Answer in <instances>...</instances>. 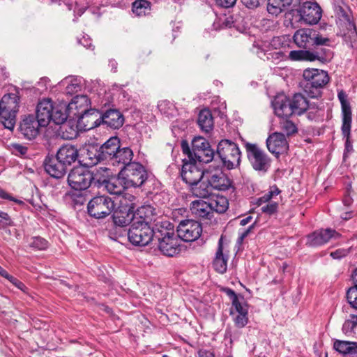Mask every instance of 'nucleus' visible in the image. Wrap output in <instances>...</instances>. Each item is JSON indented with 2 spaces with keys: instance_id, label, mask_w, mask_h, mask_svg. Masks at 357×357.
<instances>
[{
  "instance_id": "61",
  "label": "nucleus",
  "mask_w": 357,
  "mask_h": 357,
  "mask_svg": "<svg viewBox=\"0 0 357 357\" xmlns=\"http://www.w3.org/2000/svg\"><path fill=\"white\" fill-rule=\"evenodd\" d=\"M273 198V197L271 195V193H270V191H269L268 192L266 193L265 195H264L262 197H261L259 199V204L268 202Z\"/></svg>"
},
{
  "instance_id": "7",
  "label": "nucleus",
  "mask_w": 357,
  "mask_h": 357,
  "mask_svg": "<svg viewBox=\"0 0 357 357\" xmlns=\"http://www.w3.org/2000/svg\"><path fill=\"white\" fill-rule=\"evenodd\" d=\"M217 153L222 165L228 169H233L240 165V149L238 145L231 140H221L217 147Z\"/></svg>"
},
{
  "instance_id": "18",
  "label": "nucleus",
  "mask_w": 357,
  "mask_h": 357,
  "mask_svg": "<svg viewBox=\"0 0 357 357\" xmlns=\"http://www.w3.org/2000/svg\"><path fill=\"white\" fill-rule=\"evenodd\" d=\"M268 150L277 158L280 154L285 153L289 149V144L282 132H275L270 135L266 139Z\"/></svg>"
},
{
  "instance_id": "45",
  "label": "nucleus",
  "mask_w": 357,
  "mask_h": 357,
  "mask_svg": "<svg viewBox=\"0 0 357 357\" xmlns=\"http://www.w3.org/2000/svg\"><path fill=\"white\" fill-rule=\"evenodd\" d=\"M280 128L283 132V134L287 136L293 135L297 132V128L295 124L289 120L283 119L280 122Z\"/></svg>"
},
{
  "instance_id": "40",
  "label": "nucleus",
  "mask_w": 357,
  "mask_h": 357,
  "mask_svg": "<svg viewBox=\"0 0 357 357\" xmlns=\"http://www.w3.org/2000/svg\"><path fill=\"white\" fill-rule=\"evenodd\" d=\"M73 120V119L70 118L69 120L67 119L64 123L60 124L59 130L63 139H72L77 136V126L75 125Z\"/></svg>"
},
{
  "instance_id": "20",
  "label": "nucleus",
  "mask_w": 357,
  "mask_h": 357,
  "mask_svg": "<svg viewBox=\"0 0 357 357\" xmlns=\"http://www.w3.org/2000/svg\"><path fill=\"white\" fill-rule=\"evenodd\" d=\"M90 103L89 98L85 95L75 96L69 103H67L70 118L77 119L87 112L89 109Z\"/></svg>"
},
{
  "instance_id": "60",
  "label": "nucleus",
  "mask_w": 357,
  "mask_h": 357,
  "mask_svg": "<svg viewBox=\"0 0 357 357\" xmlns=\"http://www.w3.org/2000/svg\"><path fill=\"white\" fill-rule=\"evenodd\" d=\"M282 40H284V38L274 37L271 42V45L275 49H278L281 45Z\"/></svg>"
},
{
  "instance_id": "35",
  "label": "nucleus",
  "mask_w": 357,
  "mask_h": 357,
  "mask_svg": "<svg viewBox=\"0 0 357 357\" xmlns=\"http://www.w3.org/2000/svg\"><path fill=\"white\" fill-rule=\"evenodd\" d=\"M52 114L51 120L56 124L60 125L64 123L68 118H70L67 102H60L57 104H54V109H52Z\"/></svg>"
},
{
  "instance_id": "38",
  "label": "nucleus",
  "mask_w": 357,
  "mask_h": 357,
  "mask_svg": "<svg viewBox=\"0 0 357 357\" xmlns=\"http://www.w3.org/2000/svg\"><path fill=\"white\" fill-rule=\"evenodd\" d=\"M197 123L201 130L205 132H208L213 128V119L211 112L204 109L200 111Z\"/></svg>"
},
{
  "instance_id": "1",
  "label": "nucleus",
  "mask_w": 357,
  "mask_h": 357,
  "mask_svg": "<svg viewBox=\"0 0 357 357\" xmlns=\"http://www.w3.org/2000/svg\"><path fill=\"white\" fill-rule=\"evenodd\" d=\"M275 114L280 118L301 115L308 108V102L302 94L296 93L291 98L284 94H278L272 102Z\"/></svg>"
},
{
  "instance_id": "13",
  "label": "nucleus",
  "mask_w": 357,
  "mask_h": 357,
  "mask_svg": "<svg viewBox=\"0 0 357 357\" xmlns=\"http://www.w3.org/2000/svg\"><path fill=\"white\" fill-rule=\"evenodd\" d=\"M204 179L209 183L213 190L224 191L229 189L231 185L230 179L218 167H214L211 165L205 169Z\"/></svg>"
},
{
  "instance_id": "21",
  "label": "nucleus",
  "mask_w": 357,
  "mask_h": 357,
  "mask_svg": "<svg viewBox=\"0 0 357 357\" xmlns=\"http://www.w3.org/2000/svg\"><path fill=\"white\" fill-rule=\"evenodd\" d=\"M340 236V234L334 229H320L307 236V243L310 246H319L331 239H337Z\"/></svg>"
},
{
  "instance_id": "48",
  "label": "nucleus",
  "mask_w": 357,
  "mask_h": 357,
  "mask_svg": "<svg viewBox=\"0 0 357 357\" xmlns=\"http://www.w3.org/2000/svg\"><path fill=\"white\" fill-rule=\"evenodd\" d=\"M347 298L351 306L357 310V287L354 286L349 289Z\"/></svg>"
},
{
  "instance_id": "15",
  "label": "nucleus",
  "mask_w": 357,
  "mask_h": 357,
  "mask_svg": "<svg viewBox=\"0 0 357 357\" xmlns=\"http://www.w3.org/2000/svg\"><path fill=\"white\" fill-rule=\"evenodd\" d=\"M298 13L301 20L309 24H317L322 16V10L317 2H304Z\"/></svg>"
},
{
  "instance_id": "29",
  "label": "nucleus",
  "mask_w": 357,
  "mask_h": 357,
  "mask_svg": "<svg viewBox=\"0 0 357 357\" xmlns=\"http://www.w3.org/2000/svg\"><path fill=\"white\" fill-rule=\"evenodd\" d=\"M56 157L67 167L76 161L78 151L74 146L64 145L59 149Z\"/></svg>"
},
{
  "instance_id": "55",
  "label": "nucleus",
  "mask_w": 357,
  "mask_h": 357,
  "mask_svg": "<svg viewBox=\"0 0 357 357\" xmlns=\"http://www.w3.org/2000/svg\"><path fill=\"white\" fill-rule=\"evenodd\" d=\"M356 329V327L354 326V324H352L350 319L345 321L342 326V331L345 334H350L351 333H354Z\"/></svg>"
},
{
  "instance_id": "57",
  "label": "nucleus",
  "mask_w": 357,
  "mask_h": 357,
  "mask_svg": "<svg viewBox=\"0 0 357 357\" xmlns=\"http://www.w3.org/2000/svg\"><path fill=\"white\" fill-rule=\"evenodd\" d=\"M27 151V148L21 144H15L13 145V152L15 154L25 155Z\"/></svg>"
},
{
  "instance_id": "25",
  "label": "nucleus",
  "mask_w": 357,
  "mask_h": 357,
  "mask_svg": "<svg viewBox=\"0 0 357 357\" xmlns=\"http://www.w3.org/2000/svg\"><path fill=\"white\" fill-rule=\"evenodd\" d=\"M101 123L105 124L113 129H119L124 123V117L121 112L116 109H109L101 114Z\"/></svg>"
},
{
  "instance_id": "31",
  "label": "nucleus",
  "mask_w": 357,
  "mask_h": 357,
  "mask_svg": "<svg viewBox=\"0 0 357 357\" xmlns=\"http://www.w3.org/2000/svg\"><path fill=\"white\" fill-rule=\"evenodd\" d=\"M134 222L146 223L151 225V222L155 220V208L150 205L139 207L135 213Z\"/></svg>"
},
{
  "instance_id": "27",
  "label": "nucleus",
  "mask_w": 357,
  "mask_h": 357,
  "mask_svg": "<svg viewBox=\"0 0 357 357\" xmlns=\"http://www.w3.org/2000/svg\"><path fill=\"white\" fill-rule=\"evenodd\" d=\"M45 169L51 176L59 178L66 174V166L56 157L50 158L45 161Z\"/></svg>"
},
{
  "instance_id": "36",
  "label": "nucleus",
  "mask_w": 357,
  "mask_h": 357,
  "mask_svg": "<svg viewBox=\"0 0 357 357\" xmlns=\"http://www.w3.org/2000/svg\"><path fill=\"white\" fill-rule=\"evenodd\" d=\"M333 347L340 354L357 357V342H356L336 340Z\"/></svg>"
},
{
  "instance_id": "58",
  "label": "nucleus",
  "mask_w": 357,
  "mask_h": 357,
  "mask_svg": "<svg viewBox=\"0 0 357 357\" xmlns=\"http://www.w3.org/2000/svg\"><path fill=\"white\" fill-rule=\"evenodd\" d=\"M236 0H216L218 6L223 8L232 7L236 3Z\"/></svg>"
},
{
  "instance_id": "9",
  "label": "nucleus",
  "mask_w": 357,
  "mask_h": 357,
  "mask_svg": "<svg viewBox=\"0 0 357 357\" xmlns=\"http://www.w3.org/2000/svg\"><path fill=\"white\" fill-rule=\"evenodd\" d=\"M156 230H154L151 225L147 224L132 222L128 232V237L130 242L137 246H145L148 245L153 236Z\"/></svg>"
},
{
  "instance_id": "12",
  "label": "nucleus",
  "mask_w": 357,
  "mask_h": 357,
  "mask_svg": "<svg viewBox=\"0 0 357 357\" xmlns=\"http://www.w3.org/2000/svg\"><path fill=\"white\" fill-rule=\"evenodd\" d=\"M128 200L132 202L135 199V197L131 195H128ZM121 206L116 210L114 209L113 213V221L114 223L119 227H126L129 224L133 222L135 218L133 212V204H128L126 202V198L122 197L120 200Z\"/></svg>"
},
{
  "instance_id": "37",
  "label": "nucleus",
  "mask_w": 357,
  "mask_h": 357,
  "mask_svg": "<svg viewBox=\"0 0 357 357\" xmlns=\"http://www.w3.org/2000/svg\"><path fill=\"white\" fill-rule=\"evenodd\" d=\"M133 157L132 151L128 147L119 148L115 156L114 157L112 162L113 165L116 163L122 165L123 167L131 164V160Z\"/></svg>"
},
{
  "instance_id": "63",
  "label": "nucleus",
  "mask_w": 357,
  "mask_h": 357,
  "mask_svg": "<svg viewBox=\"0 0 357 357\" xmlns=\"http://www.w3.org/2000/svg\"><path fill=\"white\" fill-rule=\"evenodd\" d=\"M79 43L87 49H90L92 47L91 40L89 38H86L85 37H83L79 40Z\"/></svg>"
},
{
  "instance_id": "3",
  "label": "nucleus",
  "mask_w": 357,
  "mask_h": 357,
  "mask_svg": "<svg viewBox=\"0 0 357 357\" xmlns=\"http://www.w3.org/2000/svg\"><path fill=\"white\" fill-rule=\"evenodd\" d=\"M303 75L305 80L304 92L312 98L319 97L321 94L320 89L329 82L328 73L319 68H306Z\"/></svg>"
},
{
  "instance_id": "59",
  "label": "nucleus",
  "mask_w": 357,
  "mask_h": 357,
  "mask_svg": "<svg viewBox=\"0 0 357 357\" xmlns=\"http://www.w3.org/2000/svg\"><path fill=\"white\" fill-rule=\"evenodd\" d=\"M347 253V251L345 250H337L335 252H332L331 253V256L333 259H340L342 257L345 256Z\"/></svg>"
},
{
  "instance_id": "51",
  "label": "nucleus",
  "mask_w": 357,
  "mask_h": 357,
  "mask_svg": "<svg viewBox=\"0 0 357 357\" xmlns=\"http://www.w3.org/2000/svg\"><path fill=\"white\" fill-rule=\"evenodd\" d=\"M337 97L341 103L342 109L350 107V104L347 100V95L343 91L338 92Z\"/></svg>"
},
{
  "instance_id": "52",
  "label": "nucleus",
  "mask_w": 357,
  "mask_h": 357,
  "mask_svg": "<svg viewBox=\"0 0 357 357\" xmlns=\"http://www.w3.org/2000/svg\"><path fill=\"white\" fill-rule=\"evenodd\" d=\"M232 305L237 313L248 314L247 306L241 303L238 298L232 302Z\"/></svg>"
},
{
  "instance_id": "32",
  "label": "nucleus",
  "mask_w": 357,
  "mask_h": 357,
  "mask_svg": "<svg viewBox=\"0 0 357 357\" xmlns=\"http://www.w3.org/2000/svg\"><path fill=\"white\" fill-rule=\"evenodd\" d=\"M313 29L304 28L297 30L294 35L295 43L300 47L307 48L312 45Z\"/></svg>"
},
{
  "instance_id": "47",
  "label": "nucleus",
  "mask_w": 357,
  "mask_h": 357,
  "mask_svg": "<svg viewBox=\"0 0 357 357\" xmlns=\"http://www.w3.org/2000/svg\"><path fill=\"white\" fill-rule=\"evenodd\" d=\"M30 246L33 248L43 250H45L48 247V242L43 238L36 236L32 238Z\"/></svg>"
},
{
  "instance_id": "42",
  "label": "nucleus",
  "mask_w": 357,
  "mask_h": 357,
  "mask_svg": "<svg viewBox=\"0 0 357 357\" xmlns=\"http://www.w3.org/2000/svg\"><path fill=\"white\" fill-rule=\"evenodd\" d=\"M342 131L344 137H348L350 135L351 123V107L342 109Z\"/></svg>"
},
{
  "instance_id": "62",
  "label": "nucleus",
  "mask_w": 357,
  "mask_h": 357,
  "mask_svg": "<svg viewBox=\"0 0 357 357\" xmlns=\"http://www.w3.org/2000/svg\"><path fill=\"white\" fill-rule=\"evenodd\" d=\"M224 291L226 293V294L228 296H229V298L231 299L232 302L238 298L236 293L232 289H231L229 288H226L224 289Z\"/></svg>"
},
{
  "instance_id": "24",
  "label": "nucleus",
  "mask_w": 357,
  "mask_h": 357,
  "mask_svg": "<svg viewBox=\"0 0 357 357\" xmlns=\"http://www.w3.org/2000/svg\"><path fill=\"white\" fill-rule=\"evenodd\" d=\"M52 109L54 104L50 98H44L38 103L36 119L40 122L42 126H47L51 121Z\"/></svg>"
},
{
  "instance_id": "34",
  "label": "nucleus",
  "mask_w": 357,
  "mask_h": 357,
  "mask_svg": "<svg viewBox=\"0 0 357 357\" xmlns=\"http://www.w3.org/2000/svg\"><path fill=\"white\" fill-rule=\"evenodd\" d=\"M228 256L223 253L222 238L219 240L218 248L213 261L214 269L219 273H225L227 268Z\"/></svg>"
},
{
  "instance_id": "64",
  "label": "nucleus",
  "mask_w": 357,
  "mask_h": 357,
  "mask_svg": "<svg viewBox=\"0 0 357 357\" xmlns=\"http://www.w3.org/2000/svg\"><path fill=\"white\" fill-rule=\"evenodd\" d=\"M199 357H215L213 353L209 351H200L199 352Z\"/></svg>"
},
{
  "instance_id": "39",
  "label": "nucleus",
  "mask_w": 357,
  "mask_h": 357,
  "mask_svg": "<svg viewBox=\"0 0 357 357\" xmlns=\"http://www.w3.org/2000/svg\"><path fill=\"white\" fill-rule=\"evenodd\" d=\"M190 187L192 193L197 197L206 198L212 194L213 189L209 185V183L206 182L204 179L202 181H199L196 184H192Z\"/></svg>"
},
{
  "instance_id": "53",
  "label": "nucleus",
  "mask_w": 357,
  "mask_h": 357,
  "mask_svg": "<svg viewBox=\"0 0 357 357\" xmlns=\"http://www.w3.org/2000/svg\"><path fill=\"white\" fill-rule=\"evenodd\" d=\"M8 281H10L13 285H15L17 288L22 290V291L25 292L26 290V286L20 280H18L17 278H14L12 275H9L7 278Z\"/></svg>"
},
{
  "instance_id": "23",
  "label": "nucleus",
  "mask_w": 357,
  "mask_h": 357,
  "mask_svg": "<svg viewBox=\"0 0 357 357\" xmlns=\"http://www.w3.org/2000/svg\"><path fill=\"white\" fill-rule=\"evenodd\" d=\"M191 213L197 218L210 220L213 216V206L211 202L198 199L190 204Z\"/></svg>"
},
{
  "instance_id": "56",
  "label": "nucleus",
  "mask_w": 357,
  "mask_h": 357,
  "mask_svg": "<svg viewBox=\"0 0 357 357\" xmlns=\"http://www.w3.org/2000/svg\"><path fill=\"white\" fill-rule=\"evenodd\" d=\"M265 0H241L242 3L249 8H255L259 6Z\"/></svg>"
},
{
  "instance_id": "8",
  "label": "nucleus",
  "mask_w": 357,
  "mask_h": 357,
  "mask_svg": "<svg viewBox=\"0 0 357 357\" xmlns=\"http://www.w3.org/2000/svg\"><path fill=\"white\" fill-rule=\"evenodd\" d=\"M245 148L251 167L259 173L267 172L272 162L268 155L256 144L247 142Z\"/></svg>"
},
{
  "instance_id": "17",
  "label": "nucleus",
  "mask_w": 357,
  "mask_h": 357,
  "mask_svg": "<svg viewBox=\"0 0 357 357\" xmlns=\"http://www.w3.org/2000/svg\"><path fill=\"white\" fill-rule=\"evenodd\" d=\"M41 127L43 126L40 122L33 115L29 114L22 119L19 129L26 139L31 140L39 135Z\"/></svg>"
},
{
  "instance_id": "49",
  "label": "nucleus",
  "mask_w": 357,
  "mask_h": 357,
  "mask_svg": "<svg viewBox=\"0 0 357 357\" xmlns=\"http://www.w3.org/2000/svg\"><path fill=\"white\" fill-rule=\"evenodd\" d=\"M234 323L237 327L243 328L248 324V314L237 313V314L234 317Z\"/></svg>"
},
{
  "instance_id": "50",
  "label": "nucleus",
  "mask_w": 357,
  "mask_h": 357,
  "mask_svg": "<svg viewBox=\"0 0 357 357\" xmlns=\"http://www.w3.org/2000/svg\"><path fill=\"white\" fill-rule=\"evenodd\" d=\"M277 208L278 203L276 202H271L261 207L262 211L269 215L274 213L277 211Z\"/></svg>"
},
{
  "instance_id": "16",
  "label": "nucleus",
  "mask_w": 357,
  "mask_h": 357,
  "mask_svg": "<svg viewBox=\"0 0 357 357\" xmlns=\"http://www.w3.org/2000/svg\"><path fill=\"white\" fill-rule=\"evenodd\" d=\"M185 160V159L183 160L184 163L181 174L183 180L190 186L204 179L205 170L202 171L199 168L193 160L188 162Z\"/></svg>"
},
{
  "instance_id": "54",
  "label": "nucleus",
  "mask_w": 357,
  "mask_h": 357,
  "mask_svg": "<svg viewBox=\"0 0 357 357\" xmlns=\"http://www.w3.org/2000/svg\"><path fill=\"white\" fill-rule=\"evenodd\" d=\"M255 223V222L252 223L250 226H249V227L248 229H243L242 231H239V232H238L239 236H238V238L237 241L239 244L242 243L244 238H246L248 236V234L250 233L251 230L254 227Z\"/></svg>"
},
{
  "instance_id": "22",
  "label": "nucleus",
  "mask_w": 357,
  "mask_h": 357,
  "mask_svg": "<svg viewBox=\"0 0 357 357\" xmlns=\"http://www.w3.org/2000/svg\"><path fill=\"white\" fill-rule=\"evenodd\" d=\"M100 116L98 110L91 109L77 118V123L85 130H91L101 124Z\"/></svg>"
},
{
  "instance_id": "11",
  "label": "nucleus",
  "mask_w": 357,
  "mask_h": 357,
  "mask_svg": "<svg viewBox=\"0 0 357 357\" xmlns=\"http://www.w3.org/2000/svg\"><path fill=\"white\" fill-rule=\"evenodd\" d=\"M115 208L114 202L107 196H97L88 203L89 214L95 218H104L112 213Z\"/></svg>"
},
{
  "instance_id": "26",
  "label": "nucleus",
  "mask_w": 357,
  "mask_h": 357,
  "mask_svg": "<svg viewBox=\"0 0 357 357\" xmlns=\"http://www.w3.org/2000/svg\"><path fill=\"white\" fill-rule=\"evenodd\" d=\"M100 177L102 181L98 182V183L103 185L106 190L110 194L121 195L125 189L128 188L120 173H119L118 177L112 178L109 180H106L105 176Z\"/></svg>"
},
{
  "instance_id": "33",
  "label": "nucleus",
  "mask_w": 357,
  "mask_h": 357,
  "mask_svg": "<svg viewBox=\"0 0 357 357\" xmlns=\"http://www.w3.org/2000/svg\"><path fill=\"white\" fill-rule=\"evenodd\" d=\"M100 160H104L102 158L99 149L90 146L82 155V167H93L97 165Z\"/></svg>"
},
{
  "instance_id": "41",
  "label": "nucleus",
  "mask_w": 357,
  "mask_h": 357,
  "mask_svg": "<svg viewBox=\"0 0 357 357\" xmlns=\"http://www.w3.org/2000/svg\"><path fill=\"white\" fill-rule=\"evenodd\" d=\"M332 42L333 40L328 36L315 29L313 30L312 45L331 46Z\"/></svg>"
},
{
  "instance_id": "43",
  "label": "nucleus",
  "mask_w": 357,
  "mask_h": 357,
  "mask_svg": "<svg viewBox=\"0 0 357 357\" xmlns=\"http://www.w3.org/2000/svg\"><path fill=\"white\" fill-rule=\"evenodd\" d=\"M150 8V3L146 0H137L132 3V11L138 16L146 15Z\"/></svg>"
},
{
  "instance_id": "5",
  "label": "nucleus",
  "mask_w": 357,
  "mask_h": 357,
  "mask_svg": "<svg viewBox=\"0 0 357 357\" xmlns=\"http://www.w3.org/2000/svg\"><path fill=\"white\" fill-rule=\"evenodd\" d=\"M101 181L98 170L90 172L82 166L73 168L68 176L69 185L75 190H86L93 182Z\"/></svg>"
},
{
  "instance_id": "19",
  "label": "nucleus",
  "mask_w": 357,
  "mask_h": 357,
  "mask_svg": "<svg viewBox=\"0 0 357 357\" xmlns=\"http://www.w3.org/2000/svg\"><path fill=\"white\" fill-rule=\"evenodd\" d=\"M289 57L293 61H313L319 60L321 64H327L333 58V53L328 51L324 56H320L308 50H294L289 52Z\"/></svg>"
},
{
  "instance_id": "4",
  "label": "nucleus",
  "mask_w": 357,
  "mask_h": 357,
  "mask_svg": "<svg viewBox=\"0 0 357 357\" xmlns=\"http://www.w3.org/2000/svg\"><path fill=\"white\" fill-rule=\"evenodd\" d=\"M20 96L19 92H10L5 94L1 100V123L3 126L13 130L16 122V114L19 109Z\"/></svg>"
},
{
  "instance_id": "10",
  "label": "nucleus",
  "mask_w": 357,
  "mask_h": 357,
  "mask_svg": "<svg viewBox=\"0 0 357 357\" xmlns=\"http://www.w3.org/2000/svg\"><path fill=\"white\" fill-rule=\"evenodd\" d=\"M127 188L141 186L147 179V172L145 168L138 162H132L124 166L120 171Z\"/></svg>"
},
{
  "instance_id": "6",
  "label": "nucleus",
  "mask_w": 357,
  "mask_h": 357,
  "mask_svg": "<svg viewBox=\"0 0 357 357\" xmlns=\"http://www.w3.org/2000/svg\"><path fill=\"white\" fill-rule=\"evenodd\" d=\"M155 237L158 241L159 250L164 255L174 257L181 252V241L172 228H158Z\"/></svg>"
},
{
  "instance_id": "44",
  "label": "nucleus",
  "mask_w": 357,
  "mask_h": 357,
  "mask_svg": "<svg viewBox=\"0 0 357 357\" xmlns=\"http://www.w3.org/2000/svg\"><path fill=\"white\" fill-rule=\"evenodd\" d=\"M63 84H66V92L68 94L77 93L82 89L80 80L77 79L67 78L63 81Z\"/></svg>"
},
{
  "instance_id": "14",
  "label": "nucleus",
  "mask_w": 357,
  "mask_h": 357,
  "mask_svg": "<svg viewBox=\"0 0 357 357\" xmlns=\"http://www.w3.org/2000/svg\"><path fill=\"white\" fill-rule=\"evenodd\" d=\"M202 232L201 224L193 220H182L177 227V236L181 241H194L201 236Z\"/></svg>"
},
{
  "instance_id": "46",
  "label": "nucleus",
  "mask_w": 357,
  "mask_h": 357,
  "mask_svg": "<svg viewBox=\"0 0 357 357\" xmlns=\"http://www.w3.org/2000/svg\"><path fill=\"white\" fill-rule=\"evenodd\" d=\"M211 203L213 206V213L215 211L218 213H222L228 208V202L224 197L218 198L217 200H212Z\"/></svg>"
},
{
  "instance_id": "28",
  "label": "nucleus",
  "mask_w": 357,
  "mask_h": 357,
  "mask_svg": "<svg viewBox=\"0 0 357 357\" xmlns=\"http://www.w3.org/2000/svg\"><path fill=\"white\" fill-rule=\"evenodd\" d=\"M120 146V140L117 137H110L106 142L100 146L99 151L103 160L112 161L116 151Z\"/></svg>"
},
{
  "instance_id": "2",
  "label": "nucleus",
  "mask_w": 357,
  "mask_h": 357,
  "mask_svg": "<svg viewBox=\"0 0 357 357\" xmlns=\"http://www.w3.org/2000/svg\"><path fill=\"white\" fill-rule=\"evenodd\" d=\"M181 148L183 154L188 156V160L194 162L208 163L212 161L214 157V151L208 142L202 137H196L193 139L192 149L185 141L182 142Z\"/></svg>"
},
{
  "instance_id": "30",
  "label": "nucleus",
  "mask_w": 357,
  "mask_h": 357,
  "mask_svg": "<svg viewBox=\"0 0 357 357\" xmlns=\"http://www.w3.org/2000/svg\"><path fill=\"white\" fill-rule=\"evenodd\" d=\"M301 0H268L267 11L273 15H278L286 7H295L300 4Z\"/></svg>"
}]
</instances>
